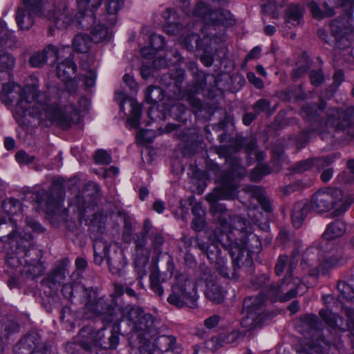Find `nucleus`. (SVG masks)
Segmentation results:
<instances>
[{"instance_id": "1", "label": "nucleus", "mask_w": 354, "mask_h": 354, "mask_svg": "<svg viewBox=\"0 0 354 354\" xmlns=\"http://www.w3.org/2000/svg\"><path fill=\"white\" fill-rule=\"evenodd\" d=\"M65 84L66 91L59 95L56 88H48V92L40 93L37 84L26 85L21 88L14 82L1 84L2 90L0 95L1 102L6 106H12L18 99L15 113L21 117L29 115L44 127L53 124L63 130L68 129L80 119V112L88 109V101L81 97L78 99V107L73 104L75 93L77 88V81L69 77Z\"/></svg>"}, {"instance_id": "2", "label": "nucleus", "mask_w": 354, "mask_h": 354, "mask_svg": "<svg viewBox=\"0 0 354 354\" xmlns=\"http://www.w3.org/2000/svg\"><path fill=\"white\" fill-rule=\"evenodd\" d=\"M238 183L234 179L225 178L218 189L206 196V200L211 204L210 211L216 216L218 224L225 230L232 232L234 240L252 254L260 251L261 243L259 237L252 233V226L245 218L232 215L223 204L217 203L218 199H233L237 195Z\"/></svg>"}, {"instance_id": "3", "label": "nucleus", "mask_w": 354, "mask_h": 354, "mask_svg": "<svg viewBox=\"0 0 354 354\" xmlns=\"http://www.w3.org/2000/svg\"><path fill=\"white\" fill-rule=\"evenodd\" d=\"M353 202V198L345 195L339 189H319L313 195L310 204L298 202L294 205L292 210V224L299 228L310 209L319 214L333 209L330 213L332 218L340 216L348 209Z\"/></svg>"}, {"instance_id": "4", "label": "nucleus", "mask_w": 354, "mask_h": 354, "mask_svg": "<svg viewBox=\"0 0 354 354\" xmlns=\"http://www.w3.org/2000/svg\"><path fill=\"white\" fill-rule=\"evenodd\" d=\"M109 309L103 315H108L111 322H118L127 319L137 338L153 337L158 335L159 330L156 319L150 313H145L142 308L136 305H114L109 301Z\"/></svg>"}, {"instance_id": "5", "label": "nucleus", "mask_w": 354, "mask_h": 354, "mask_svg": "<svg viewBox=\"0 0 354 354\" xmlns=\"http://www.w3.org/2000/svg\"><path fill=\"white\" fill-rule=\"evenodd\" d=\"M62 292L64 297L71 301L77 298L84 305V315L88 319L102 315L109 309L108 299L100 296L97 290L93 287L66 283L62 288Z\"/></svg>"}, {"instance_id": "6", "label": "nucleus", "mask_w": 354, "mask_h": 354, "mask_svg": "<svg viewBox=\"0 0 354 354\" xmlns=\"http://www.w3.org/2000/svg\"><path fill=\"white\" fill-rule=\"evenodd\" d=\"M196 286L185 273L176 276V281L172 286V294L168 298V302L178 308L188 306L194 308L198 299Z\"/></svg>"}, {"instance_id": "7", "label": "nucleus", "mask_w": 354, "mask_h": 354, "mask_svg": "<svg viewBox=\"0 0 354 354\" xmlns=\"http://www.w3.org/2000/svg\"><path fill=\"white\" fill-rule=\"evenodd\" d=\"M94 261L100 265L106 259L110 272L119 277H123L126 273L127 261L122 250L114 251L109 256V245L103 239H97L93 241Z\"/></svg>"}, {"instance_id": "8", "label": "nucleus", "mask_w": 354, "mask_h": 354, "mask_svg": "<svg viewBox=\"0 0 354 354\" xmlns=\"http://www.w3.org/2000/svg\"><path fill=\"white\" fill-rule=\"evenodd\" d=\"M221 242V245L227 250L232 257L234 271L231 272L228 268L230 277H236L237 269L248 271L253 264L252 254L234 240L229 233H221L220 236H216Z\"/></svg>"}, {"instance_id": "9", "label": "nucleus", "mask_w": 354, "mask_h": 354, "mask_svg": "<svg viewBox=\"0 0 354 354\" xmlns=\"http://www.w3.org/2000/svg\"><path fill=\"white\" fill-rule=\"evenodd\" d=\"M219 225H221L219 224ZM221 233H229L231 235L232 232H229V230H225L220 226L209 236V241L212 242L210 244L201 241L198 237L195 238L194 242L198 248L206 254L210 263L214 264L215 268L220 274L225 278H230L228 268L226 266V260L221 256V252L218 248V244L221 245V242L216 237L217 236H220Z\"/></svg>"}, {"instance_id": "10", "label": "nucleus", "mask_w": 354, "mask_h": 354, "mask_svg": "<svg viewBox=\"0 0 354 354\" xmlns=\"http://www.w3.org/2000/svg\"><path fill=\"white\" fill-rule=\"evenodd\" d=\"M53 186L48 190L41 189L35 194V199L40 209L48 215L56 214L64 200L62 182L53 179Z\"/></svg>"}, {"instance_id": "11", "label": "nucleus", "mask_w": 354, "mask_h": 354, "mask_svg": "<svg viewBox=\"0 0 354 354\" xmlns=\"http://www.w3.org/2000/svg\"><path fill=\"white\" fill-rule=\"evenodd\" d=\"M264 303L265 298L262 295L250 297L244 299V316L241 322L243 327L252 330L261 326L266 317Z\"/></svg>"}, {"instance_id": "12", "label": "nucleus", "mask_w": 354, "mask_h": 354, "mask_svg": "<svg viewBox=\"0 0 354 354\" xmlns=\"http://www.w3.org/2000/svg\"><path fill=\"white\" fill-rule=\"evenodd\" d=\"M25 7L20 6L16 12V21L21 30H28L34 24V17L30 11L38 16H45V11L49 8L48 3L44 0H22Z\"/></svg>"}, {"instance_id": "13", "label": "nucleus", "mask_w": 354, "mask_h": 354, "mask_svg": "<svg viewBox=\"0 0 354 354\" xmlns=\"http://www.w3.org/2000/svg\"><path fill=\"white\" fill-rule=\"evenodd\" d=\"M3 230V233L8 232L6 236H1L0 241L5 243V248L6 249H12L14 246L16 247V255L19 256H28V248L30 246L29 240H24L20 238L18 240V237L16 232V223L12 218H9L8 221L6 219L1 216L0 217V230Z\"/></svg>"}, {"instance_id": "14", "label": "nucleus", "mask_w": 354, "mask_h": 354, "mask_svg": "<svg viewBox=\"0 0 354 354\" xmlns=\"http://www.w3.org/2000/svg\"><path fill=\"white\" fill-rule=\"evenodd\" d=\"M218 1L219 0H200L194 10V14L202 18L207 24H223L225 26L233 25L234 24V19L227 10H211L209 8L210 3Z\"/></svg>"}, {"instance_id": "15", "label": "nucleus", "mask_w": 354, "mask_h": 354, "mask_svg": "<svg viewBox=\"0 0 354 354\" xmlns=\"http://www.w3.org/2000/svg\"><path fill=\"white\" fill-rule=\"evenodd\" d=\"M100 187L97 184L90 182L87 183L82 194L76 195L70 202L69 209L77 214V218L81 219L84 216L86 208H88L95 198L98 196Z\"/></svg>"}, {"instance_id": "16", "label": "nucleus", "mask_w": 354, "mask_h": 354, "mask_svg": "<svg viewBox=\"0 0 354 354\" xmlns=\"http://www.w3.org/2000/svg\"><path fill=\"white\" fill-rule=\"evenodd\" d=\"M140 354H153L156 349L161 351H167L173 347L176 338L173 336H155L153 337L138 338Z\"/></svg>"}, {"instance_id": "17", "label": "nucleus", "mask_w": 354, "mask_h": 354, "mask_svg": "<svg viewBox=\"0 0 354 354\" xmlns=\"http://www.w3.org/2000/svg\"><path fill=\"white\" fill-rule=\"evenodd\" d=\"M292 281L295 287H291L290 290L283 295H282V293L285 290V286L290 284V281L287 277L283 279L281 286L278 283L272 284L268 292V296L274 299L279 298V300L286 301L295 297L297 293H302L306 288V286L302 283H299V279L297 278L293 279Z\"/></svg>"}, {"instance_id": "18", "label": "nucleus", "mask_w": 354, "mask_h": 354, "mask_svg": "<svg viewBox=\"0 0 354 354\" xmlns=\"http://www.w3.org/2000/svg\"><path fill=\"white\" fill-rule=\"evenodd\" d=\"M104 337V330H94L91 328H82L77 337L78 344L87 351H91L94 346H99L101 337Z\"/></svg>"}, {"instance_id": "19", "label": "nucleus", "mask_w": 354, "mask_h": 354, "mask_svg": "<svg viewBox=\"0 0 354 354\" xmlns=\"http://www.w3.org/2000/svg\"><path fill=\"white\" fill-rule=\"evenodd\" d=\"M45 17L53 19V21L59 29L66 28L74 21V16L73 12L69 10L65 5H62L58 10L51 14L48 10L45 12Z\"/></svg>"}, {"instance_id": "20", "label": "nucleus", "mask_w": 354, "mask_h": 354, "mask_svg": "<svg viewBox=\"0 0 354 354\" xmlns=\"http://www.w3.org/2000/svg\"><path fill=\"white\" fill-rule=\"evenodd\" d=\"M243 146L249 159H252V156H254L257 161H261L264 159L265 153L257 148V142L254 139L247 140L242 137H236L233 147L234 150L238 151Z\"/></svg>"}, {"instance_id": "21", "label": "nucleus", "mask_w": 354, "mask_h": 354, "mask_svg": "<svg viewBox=\"0 0 354 354\" xmlns=\"http://www.w3.org/2000/svg\"><path fill=\"white\" fill-rule=\"evenodd\" d=\"M347 19H335L330 24V28L333 35L337 38H342L352 32V26L350 22L351 13L348 10L346 13Z\"/></svg>"}, {"instance_id": "22", "label": "nucleus", "mask_w": 354, "mask_h": 354, "mask_svg": "<svg viewBox=\"0 0 354 354\" xmlns=\"http://www.w3.org/2000/svg\"><path fill=\"white\" fill-rule=\"evenodd\" d=\"M42 53L46 55V62H49L50 65L55 64L56 62H59V59L65 57L66 55H72L69 46L56 47L53 45H48L44 48Z\"/></svg>"}, {"instance_id": "23", "label": "nucleus", "mask_w": 354, "mask_h": 354, "mask_svg": "<svg viewBox=\"0 0 354 354\" xmlns=\"http://www.w3.org/2000/svg\"><path fill=\"white\" fill-rule=\"evenodd\" d=\"M123 6L124 0H105L106 13L102 17V21L111 26L115 25L118 20L117 14Z\"/></svg>"}, {"instance_id": "24", "label": "nucleus", "mask_w": 354, "mask_h": 354, "mask_svg": "<svg viewBox=\"0 0 354 354\" xmlns=\"http://www.w3.org/2000/svg\"><path fill=\"white\" fill-rule=\"evenodd\" d=\"M73 54L65 56V59L59 62L57 67V76L62 81H66L75 74L77 67L73 62Z\"/></svg>"}, {"instance_id": "25", "label": "nucleus", "mask_w": 354, "mask_h": 354, "mask_svg": "<svg viewBox=\"0 0 354 354\" xmlns=\"http://www.w3.org/2000/svg\"><path fill=\"white\" fill-rule=\"evenodd\" d=\"M346 231V223L340 219H337L327 225L322 236L326 241L333 240L343 236Z\"/></svg>"}, {"instance_id": "26", "label": "nucleus", "mask_w": 354, "mask_h": 354, "mask_svg": "<svg viewBox=\"0 0 354 354\" xmlns=\"http://www.w3.org/2000/svg\"><path fill=\"white\" fill-rule=\"evenodd\" d=\"M152 229V224L149 219H145L142 232L136 233L134 236L136 255L142 254L146 247L147 236Z\"/></svg>"}, {"instance_id": "27", "label": "nucleus", "mask_w": 354, "mask_h": 354, "mask_svg": "<svg viewBox=\"0 0 354 354\" xmlns=\"http://www.w3.org/2000/svg\"><path fill=\"white\" fill-rule=\"evenodd\" d=\"M304 8L299 4H290L286 9V21L294 26L301 24Z\"/></svg>"}, {"instance_id": "28", "label": "nucleus", "mask_w": 354, "mask_h": 354, "mask_svg": "<svg viewBox=\"0 0 354 354\" xmlns=\"http://www.w3.org/2000/svg\"><path fill=\"white\" fill-rule=\"evenodd\" d=\"M112 34L109 28L102 24H97L92 28L90 38L93 43L97 44L110 40Z\"/></svg>"}, {"instance_id": "29", "label": "nucleus", "mask_w": 354, "mask_h": 354, "mask_svg": "<svg viewBox=\"0 0 354 354\" xmlns=\"http://www.w3.org/2000/svg\"><path fill=\"white\" fill-rule=\"evenodd\" d=\"M205 295L209 300L221 303L223 301L225 292L217 282L209 281L206 283Z\"/></svg>"}, {"instance_id": "30", "label": "nucleus", "mask_w": 354, "mask_h": 354, "mask_svg": "<svg viewBox=\"0 0 354 354\" xmlns=\"http://www.w3.org/2000/svg\"><path fill=\"white\" fill-rule=\"evenodd\" d=\"M333 3L330 2V0L324 2V10H322L318 6V4L311 1L309 2L308 6L313 16V17L317 19H322L324 17H330L335 15V12L332 8L330 7V5Z\"/></svg>"}, {"instance_id": "31", "label": "nucleus", "mask_w": 354, "mask_h": 354, "mask_svg": "<svg viewBox=\"0 0 354 354\" xmlns=\"http://www.w3.org/2000/svg\"><path fill=\"white\" fill-rule=\"evenodd\" d=\"M244 192L250 194L252 197L257 198L266 212L271 211L270 204L264 196L263 190L259 187L248 185L244 188Z\"/></svg>"}, {"instance_id": "32", "label": "nucleus", "mask_w": 354, "mask_h": 354, "mask_svg": "<svg viewBox=\"0 0 354 354\" xmlns=\"http://www.w3.org/2000/svg\"><path fill=\"white\" fill-rule=\"evenodd\" d=\"M92 43L90 37L83 33L76 35L73 39L74 50L82 53H87L91 48Z\"/></svg>"}, {"instance_id": "33", "label": "nucleus", "mask_w": 354, "mask_h": 354, "mask_svg": "<svg viewBox=\"0 0 354 354\" xmlns=\"http://www.w3.org/2000/svg\"><path fill=\"white\" fill-rule=\"evenodd\" d=\"M131 106V115L127 122L131 127L137 128L139 125V120L141 117V106L133 98L129 100Z\"/></svg>"}, {"instance_id": "34", "label": "nucleus", "mask_w": 354, "mask_h": 354, "mask_svg": "<svg viewBox=\"0 0 354 354\" xmlns=\"http://www.w3.org/2000/svg\"><path fill=\"white\" fill-rule=\"evenodd\" d=\"M149 237L151 241V245L158 254L162 252V247L165 242L162 232L152 227Z\"/></svg>"}, {"instance_id": "35", "label": "nucleus", "mask_w": 354, "mask_h": 354, "mask_svg": "<svg viewBox=\"0 0 354 354\" xmlns=\"http://www.w3.org/2000/svg\"><path fill=\"white\" fill-rule=\"evenodd\" d=\"M102 0H77L78 9L82 15H89L87 12L94 15V11L100 6Z\"/></svg>"}, {"instance_id": "36", "label": "nucleus", "mask_w": 354, "mask_h": 354, "mask_svg": "<svg viewBox=\"0 0 354 354\" xmlns=\"http://www.w3.org/2000/svg\"><path fill=\"white\" fill-rule=\"evenodd\" d=\"M164 98L163 91L158 86H150L145 92V99L148 103L156 104Z\"/></svg>"}, {"instance_id": "37", "label": "nucleus", "mask_w": 354, "mask_h": 354, "mask_svg": "<svg viewBox=\"0 0 354 354\" xmlns=\"http://www.w3.org/2000/svg\"><path fill=\"white\" fill-rule=\"evenodd\" d=\"M2 209L8 215L14 216L21 210V205L19 200L8 198L2 203Z\"/></svg>"}, {"instance_id": "38", "label": "nucleus", "mask_w": 354, "mask_h": 354, "mask_svg": "<svg viewBox=\"0 0 354 354\" xmlns=\"http://www.w3.org/2000/svg\"><path fill=\"white\" fill-rule=\"evenodd\" d=\"M160 272L156 269L153 270L149 275L150 288L159 297H162L164 290L160 282Z\"/></svg>"}, {"instance_id": "39", "label": "nucleus", "mask_w": 354, "mask_h": 354, "mask_svg": "<svg viewBox=\"0 0 354 354\" xmlns=\"http://www.w3.org/2000/svg\"><path fill=\"white\" fill-rule=\"evenodd\" d=\"M34 344L31 343V346L26 347V352L28 354H50V349L46 343L40 344L35 335Z\"/></svg>"}, {"instance_id": "40", "label": "nucleus", "mask_w": 354, "mask_h": 354, "mask_svg": "<svg viewBox=\"0 0 354 354\" xmlns=\"http://www.w3.org/2000/svg\"><path fill=\"white\" fill-rule=\"evenodd\" d=\"M326 108V103L324 101H322L319 105H305L303 108V113H305L308 118H309V120H310L311 118H313L319 116Z\"/></svg>"}, {"instance_id": "41", "label": "nucleus", "mask_w": 354, "mask_h": 354, "mask_svg": "<svg viewBox=\"0 0 354 354\" xmlns=\"http://www.w3.org/2000/svg\"><path fill=\"white\" fill-rule=\"evenodd\" d=\"M331 244H332L331 243L323 242V243L317 245V247L316 248H312L308 249L306 252L305 259H303V262L305 263L306 260H308V261H310V266H313L314 265L313 263L315 261H319V257L313 258V257H310V254L314 252V250H317L319 252L321 251L323 252H329L330 251L329 248Z\"/></svg>"}, {"instance_id": "42", "label": "nucleus", "mask_w": 354, "mask_h": 354, "mask_svg": "<svg viewBox=\"0 0 354 354\" xmlns=\"http://www.w3.org/2000/svg\"><path fill=\"white\" fill-rule=\"evenodd\" d=\"M337 127L344 131L346 134L354 137V115L344 118L338 122Z\"/></svg>"}, {"instance_id": "43", "label": "nucleus", "mask_w": 354, "mask_h": 354, "mask_svg": "<svg viewBox=\"0 0 354 354\" xmlns=\"http://www.w3.org/2000/svg\"><path fill=\"white\" fill-rule=\"evenodd\" d=\"M339 155H329L327 156L313 158V166H315L318 169H324L330 165H331L336 158H338Z\"/></svg>"}, {"instance_id": "44", "label": "nucleus", "mask_w": 354, "mask_h": 354, "mask_svg": "<svg viewBox=\"0 0 354 354\" xmlns=\"http://www.w3.org/2000/svg\"><path fill=\"white\" fill-rule=\"evenodd\" d=\"M199 91L198 86H193L192 88L187 90V100L189 104L194 109H200L202 106L201 101L196 97L193 94L197 93Z\"/></svg>"}, {"instance_id": "45", "label": "nucleus", "mask_w": 354, "mask_h": 354, "mask_svg": "<svg viewBox=\"0 0 354 354\" xmlns=\"http://www.w3.org/2000/svg\"><path fill=\"white\" fill-rule=\"evenodd\" d=\"M108 342H106L104 337H101L100 346L104 349H113L115 348L119 343V336L115 333L111 332L110 336L108 337Z\"/></svg>"}, {"instance_id": "46", "label": "nucleus", "mask_w": 354, "mask_h": 354, "mask_svg": "<svg viewBox=\"0 0 354 354\" xmlns=\"http://www.w3.org/2000/svg\"><path fill=\"white\" fill-rule=\"evenodd\" d=\"M271 172L270 167L266 165H259L251 172L250 178L254 181H259L261 178Z\"/></svg>"}, {"instance_id": "47", "label": "nucleus", "mask_w": 354, "mask_h": 354, "mask_svg": "<svg viewBox=\"0 0 354 354\" xmlns=\"http://www.w3.org/2000/svg\"><path fill=\"white\" fill-rule=\"evenodd\" d=\"M15 64V59L10 54L0 50V69L2 71L12 68Z\"/></svg>"}, {"instance_id": "48", "label": "nucleus", "mask_w": 354, "mask_h": 354, "mask_svg": "<svg viewBox=\"0 0 354 354\" xmlns=\"http://www.w3.org/2000/svg\"><path fill=\"white\" fill-rule=\"evenodd\" d=\"M319 315L329 326L334 328L337 323V315L330 310L326 308L319 311Z\"/></svg>"}, {"instance_id": "49", "label": "nucleus", "mask_w": 354, "mask_h": 354, "mask_svg": "<svg viewBox=\"0 0 354 354\" xmlns=\"http://www.w3.org/2000/svg\"><path fill=\"white\" fill-rule=\"evenodd\" d=\"M35 337L32 335H28L22 338L15 350V354H28L26 352V347L31 346V343L34 344Z\"/></svg>"}, {"instance_id": "50", "label": "nucleus", "mask_w": 354, "mask_h": 354, "mask_svg": "<svg viewBox=\"0 0 354 354\" xmlns=\"http://www.w3.org/2000/svg\"><path fill=\"white\" fill-rule=\"evenodd\" d=\"M19 326L13 321L6 322L0 328V334L1 337H8L10 335L18 331Z\"/></svg>"}, {"instance_id": "51", "label": "nucleus", "mask_w": 354, "mask_h": 354, "mask_svg": "<svg viewBox=\"0 0 354 354\" xmlns=\"http://www.w3.org/2000/svg\"><path fill=\"white\" fill-rule=\"evenodd\" d=\"M199 36L197 34L188 35L183 41L185 47L189 51L199 47Z\"/></svg>"}, {"instance_id": "52", "label": "nucleus", "mask_w": 354, "mask_h": 354, "mask_svg": "<svg viewBox=\"0 0 354 354\" xmlns=\"http://www.w3.org/2000/svg\"><path fill=\"white\" fill-rule=\"evenodd\" d=\"M337 288L343 298L351 300L354 298V289L345 282H340L337 284Z\"/></svg>"}, {"instance_id": "53", "label": "nucleus", "mask_w": 354, "mask_h": 354, "mask_svg": "<svg viewBox=\"0 0 354 354\" xmlns=\"http://www.w3.org/2000/svg\"><path fill=\"white\" fill-rule=\"evenodd\" d=\"M230 172L233 176L242 177L245 175V169L241 165L239 159L235 158L231 162Z\"/></svg>"}, {"instance_id": "54", "label": "nucleus", "mask_w": 354, "mask_h": 354, "mask_svg": "<svg viewBox=\"0 0 354 354\" xmlns=\"http://www.w3.org/2000/svg\"><path fill=\"white\" fill-rule=\"evenodd\" d=\"M186 111V107L180 102H177L170 108V114L176 120H181Z\"/></svg>"}, {"instance_id": "55", "label": "nucleus", "mask_w": 354, "mask_h": 354, "mask_svg": "<svg viewBox=\"0 0 354 354\" xmlns=\"http://www.w3.org/2000/svg\"><path fill=\"white\" fill-rule=\"evenodd\" d=\"M45 56L42 51L37 52L30 57L29 63L32 67H41L47 62Z\"/></svg>"}, {"instance_id": "56", "label": "nucleus", "mask_w": 354, "mask_h": 354, "mask_svg": "<svg viewBox=\"0 0 354 354\" xmlns=\"http://www.w3.org/2000/svg\"><path fill=\"white\" fill-rule=\"evenodd\" d=\"M149 260L148 256L141 257V258H136V266L138 269V277L137 278L140 281L144 276H145L146 272L144 270L145 266Z\"/></svg>"}, {"instance_id": "57", "label": "nucleus", "mask_w": 354, "mask_h": 354, "mask_svg": "<svg viewBox=\"0 0 354 354\" xmlns=\"http://www.w3.org/2000/svg\"><path fill=\"white\" fill-rule=\"evenodd\" d=\"M270 104L265 99H260L257 100L253 105L252 109L254 112L258 115L261 112H266L269 113Z\"/></svg>"}, {"instance_id": "58", "label": "nucleus", "mask_w": 354, "mask_h": 354, "mask_svg": "<svg viewBox=\"0 0 354 354\" xmlns=\"http://www.w3.org/2000/svg\"><path fill=\"white\" fill-rule=\"evenodd\" d=\"M150 46L156 50L163 48L165 46L164 37L158 34H152L150 37Z\"/></svg>"}, {"instance_id": "59", "label": "nucleus", "mask_w": 354, "mask_h": 354, "mask_svg": "<svg viewBox=\"0 0 354 354\" xmlns=\"http://www.w3.org/2000/svg\"><path fill=\"white\" fill-rule=\"evenodd\" d=\"M95 160L97 163L108 165L111 162V158L108 153L102 149L97 150L95 154Z\"/></svg>"}, {"instance_id": "60", "label": "nucleus", "mask_w": 354, "mask_h": 354, "mask_svg": "<svg viewBox=\"0 0 354 354\" xmlns=\"http://www.w3.org/2000/svg\"><path fill=\"white\" fill-rule=\"evenodd\" d=\"M15 158L19 164H29L35 160V156H30L23 150L19 151L15 154Z\"/></svg>"}, {"instance_id": "61", "label": "nucleus", "mask_w": 354, "mask_h": 354, "mask_svg": "<svg viewBox=\"0 0 354 354\" xmlns=\"http://www.w3.org/2000/svg\"><path fill=\"white\" fill-rule=\"evenodd\" d=\"M313 167V160L311 159L304 160L298 162L293 167L295 172L301 173L310 169Z\"/></svg>"}, {"instance_id": "62", "label": "nucleus", "mask_w": 354, "mask_h": 354, "mask_svg": "<svg viewBox=\"0 0 354 354\" xmlns=\"http://www.w3.org/2000/svg\"><path fill=\"white\" fill-rule=\"evenodd\" d=\"M288 262V257L286 255H280L278 258L277 262L275 266V272L278 276H280Z\"/></svg>"}, {"instance_id": "63", "label": "nucleus", "mask_w": 354, "mask_h": 354, "mask_svg": "<svg viewBox=\"0 0 354 354\" xmlns=\"http://www.w3.org/2000/svg\"><path fill=\"white\" fill-rule=\"evenodd\" d=\"M310 79L313 85L317 86L324 82V76L321 71H313L310 73Z\"/></svg>"}, {"instance_id": "64", "label": "nucleus", "mask_w": 354, "mask_h": 354, "mask_svg": "<svg viewBox=\"0 0 354 354\" xmlns=\"http://www.w3.org/2000/svg\"><path fill=\"white\" fill-rule=\"evenodd\" d=\"M205 225L204 216H194L192 222V227L196 232L203 230Z\"/></svg>"}]
</instances>
